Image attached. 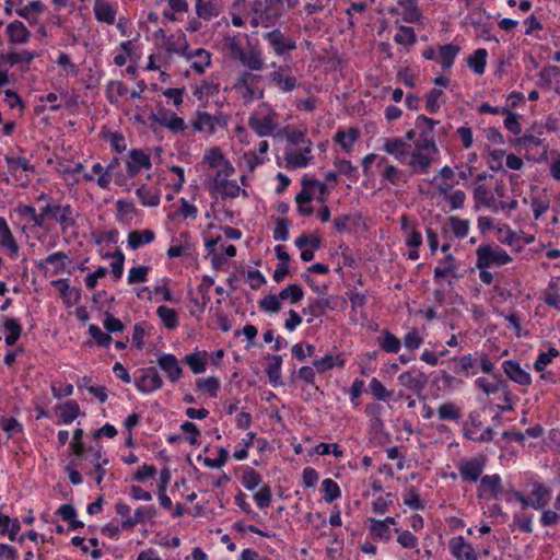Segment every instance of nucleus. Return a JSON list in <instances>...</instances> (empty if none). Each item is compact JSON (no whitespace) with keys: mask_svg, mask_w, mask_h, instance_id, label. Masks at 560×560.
Masks as SVG:
<instances>
[{"mask_svg":"<svg viewBox=\"0 0 560 560\" xmlns=\"http://www.w3.org/2000/svg\"><path fill=\"white\" fill-rule=\"evenodd\" d=\"M252 27H273L283 15V0H242Z\"/></svg>","mask_w":560,"mask_h":560,"instance_id":"obj_1","label":"nucleus"},{"mask_svg":"<svg viewBox=\"0 0 560 560\" xmlns=\"http://www.w3.org/2000/svg\"><path fill=\"white\" fill-rule=\"evenodd\" d=\"M439 120L419 115L416 119V127H418V138L415 141V148L439 154L435 142L434 127L439 125Z\"/></svg>","mask_w":560,"mask_h":560,"instance_id":"obj_2","label":"nucleus"},{"mask_svg":"<svg viewBox=\"0 0 560 560\" xmlns=\"http://www.w3.org/2000/svg\"><path fill=\"white\" fill-rule=\"evenodd\" d=\"M261 81L260 74L243 71L236 79L234 89L241 93L244 103L248 104L264 97V89L259 85Z\"/></svg>","mask_w":560,"mask_h":560,"instance_id":"obj_3","label":"nucleus"},{"mask_svg":"<svg viewBox=\"0 0 560 560\" xmlns=\"http://www.w3.org/2000/svg\"><path fill=\"white\" fill-rule=\"evenodd\" d=\"M478 269H487L491 266H503L512 261V257L500 246L481 244L476 249Z\"/></svg>","mask_w":560,"mask_h":560,"instance_id":"obj_4","label":"nucleus"},{"mask_svg":"<svg viewBox=\"0 0 560 560\" xmlns=\"http://www.w3.org/2000/svg\"><path fill=\"white\" fill-rule=\"evenodd\" d=\"M190 125L195 132H203L212 136L217 132L219 127H226L228 117L221 112L211 115L208 112L198 109L190 120Z\"/></svg>","mask_w":560,"mask_h":560,"instance_id":"obj_5","label":"nucleus"},{"mask_svg":"<svg viewBox=\"0 0 560 560\" xmlns=\"http://www.w3.org/2000/svg\"><path fill=\"white\" fill-rule=\"evenodd\" d=\"M261 37L267 43L270 51L278 57L289 55L296 49V42L285 35L279 27L262 33Z\"/></svg>","mask_w":560,"mask_h":560,"instance_id":"obj_6","label":"nucleus"},{"mask_svg":"<svg viewBox=\"0 0 560 560\" xmlns=\"http://www.w3.org/2000/svg\"><path fill=\"white\" fill-rule=\"evenodd\" d=\"M43 224L47 219H52L66 231L75 225L73 208L71 205H57L48 202L40 211Z\"/></svg>","mask_w":560,"mask_h":560,"instance_id":"obj_7","label":"nucleus"},{"mask_svg":"<svg viewBox=\"0 0 560 560\" xmlns=\"http://www.w3.org/2000/svg\"><path fill=\"white\" fill-rule=\"evenodd\" d=\"M485 455H477L470 458H464L457 464V469L464 481L476 482L481 479V475L487 465Z\"/></svg>","mask_w":560,"mask_h":560,"instance_id":"obj_8","label":"nucleus"},{"mask_svg":"<svg viewBox=\"0 0 560 560\" xmlns=\"http://www.w3.org/2000/svg\"><path fill=\"white\" fill-rule=\"evenodd\" d=\"M247 125L258 137L272 136L278 127L277 113L272 109L264 116L253 113L248 117Z\"/></svg>","mask_w":560,"mask_h":560,"instance_id":"obj_9","label":"nucleus"},{"mask_svg":"<svg viewBox=\"0 0 560 560\" xmlns=\"http://www.w3.org/2000/svg\"><path fill=\"white\" fill-rule=\"evenodd\" d=\"M140 375L135 378L136 388L143 393H153L163 386L162 377L155 368H147L139 370Z\"/></svg>","mask_w":560,"mask_h":560,"instance_id":"obj_10","label":"nucleus"},{"mask_svg":"<svg viewBox=\"0 0 560 560\" xmlns=\"http://www.w3.org/2000/svg\"><path fill=\"white\" fill-rule=\"evenodd\" d=\"M150 119L173 132H180L187 128V124L182 117L166 108H160L156 113H152Z\"/></svg>","mask_w":560,"mask_h":560,"instance_id":"obj_11","label":"nucleus"},{"mask_svg":"<svg viewBox=\"0 0 560 560\" xmlns=\"http://www.w3.org/2000/svg\"><path fill=\"white\" fill-rule=\"evenodd\" d=\"M435 155L432 152L415 148L411 150L405 164L411 168L412 173L428 174Z\"/></svg>","mask_w":560,"mask_h":560,"instance_id":"obj_12","label":"nucleus"},{"mask_svg":"<svg viewBox=\"0 0 560 560\" xmlns=\"http://www.w3.org/2000/svg\"><path fill=\"white\" fill-rule=\"evenodd\" d=\"M399 383L418 396L422 394L428 384V376L418 369H410L398 376Z\"/></svg>","mask_w":560,"mask_h":560,"instance_id":"obj_13","label":"nucleus"},{"mask_svg":"<svg viewBox=\"0 0 560 560\" xmlns=\"http://www.w3.org/2000/svg\"><path fill=\"white\" fill-rule=\"evenodd\" d=\"M382 150L400 164H405L411 152V145L402 138H385Z\"/></svg>","mask_w":560,"mask_h":560,"instance_id":"obj_14","label":"nucleus"},{"mask_svg":"<svg viewBox=\"0 0 560 560\" xmlns=\"http://www.w3.org/2000/svg\"><path fill=\"white\" fill-rule=\"evenodd\" d=\"M502 493V479L500 475H486L481 477L478 486L477 495L479 499H498Z\"/></svg>","mask_w":560,"mask_h":560,"instance_id":"obj_15","label":"nucleus"},{"mask_svg":"<svg viewBox=\"0 0 560 560\" xmlns=\"http://www.w3.org/2000/svg\"><path fill=\"white\" fill-rule=\"evenodd\" d=\"M466 23L475 28L478 37H481L485 40L493 39L499 42L495 36L491 35V24L489 23V16H487L485 12L480 10L471 11L466 16Z\"/></svg>","mask_w":560,"mask_h":560,"instance_id":"obj_16","label":"nucleus"},{"mask_svg":"<svg viewBox=\"0 0 560 560\" xmlns=\"http://www.w3.org/2000/svg\"><path fill=\"white\" fill-rule=\"evenodd\" d=\"M152 166L150 155L141 149H133L126 160L127 174L135 177L141 170H150Z\"/></svg>","mask_w":560,"mask_h":560,"instance_id":"obj_17","label":"nucleus"},{"mask_svg":"<svg viewBox=\"0 0 560 560\" xmlns=\"http://www.w3.org/2000/svg\"><path fill=\"white\" fill-rule=\"evenodd\" d=\"M448 549L456 560H478V553L463 536L451 538L448 541Z\"/></svg>","mask_w":560,"mask_h":560,"instance_id":"obj_18","label":"nucleus"},{"mask_svg":"<svg viewBox=\"0 0 560 560\" xmlns=\"http://www.w3.org/2000/svg\"><path fill=\"white\" fill-rule=\"evenodd\" d=\"M269 80L283 93L292 92L298 86V79L283 67L269 73Z\"/></svg>","mask_w":560,"mask_h":560,"instance_id":"obj_19","label":"nucleus"},{"mask_svg":"<svg viewBox=\"0 0 560 560\" xmlns=\"http://www.w3.org/2000/svg\"><path fill=\"white\" fill-rule=\"evenodd\" d=\"M502 368L508 377L522 386H528L532 383V376L522 369L521 364L514 360H506L502 363Z\"/></svg>","mask_w":560,"mask_h":560,"instance_id":"obj_20","label":"nucleus"},{"mask_svg":"<svg viewBox=\"0 0 560 560\" xmlns=\"http://www.w3.org/2000/svg\"><path fill=\"white\" fill-rule=\"evenodd\" d=\"M158 515V510L154 505L139 506L136 509L131 517H127L121 522V528L127 530L133 528L136 525L151 521Z\"/></svg>","mask_w":560,"mask_h":560,"instance_id":"obj_21","label":"nucleus"},{"mask_svg":"<svg viewBox=\"0 0 560 560\" xmlns=\"http://www.w3.org/2000/svg\"><path fill=\"white\" fill-rule=\"evenodd\" d=\"M158 364L161 370L167 374V377L172 383H176L182 377L183 369L174 354H162L158 359Z\"/></svg>","mask_w":560,"mask_h":560,"instance_id":"obj_22","label":"nucleus"},{"mask_svg":"<svg viewBox=\"0 0 560 560\" xmlns=\"http://www.w3.org/2000/svg\"><path fill=\"white\" fill-rule=\"evenodd\" d=\"M268 363L265 368L266 375L268 376L269 383L273 387L282 386L283 382L281 380V366H282V357L278 354H268L267 355Z\"/></svg>","mask_w":560,"mask_h":560,"instance_id":"obj_23","label":"nucleus"},{"mask_svg":"<svg viewBox=\"0 0 560 560\" xmlns=\"http://www.w3.org/2000/svg\"><path fill=\"white\" fill-rule=\"evenodd\" d=\"M93 12L98 22L110 25L115 22L117 10L106 0H95Z\"/></svg>","mask_w":560,"mask_h":560,"instance_id":"obj_24","label":"nucleus"},{"mask_svg":"<svg viewBox=\"0 0 560 560\" xmlns=\"http://www.w3.org/2000/svg\"><path fill=\"white\" fill-rule=\"evenodd\" d=\"M186 59L191 61V69L201 74L211 63V54L203 48H197L190 50Z\"/></svg>","mask_w":560,"mask_h":560,"instance_id":"obj_25","label":"nucleus"},{"mask_svg":"<svg viewBox=\"0 0 560 560\" xmlns=\"http://www.w3.org/2000/svg\"><path fill=\"white\" fill-rule=\"evenodd\" d=\"M119 164L120 161L118 158L112 159L107 166H105L104 173L96 178V184L102 189H107L109 187L113 177H115V182L117 185L122 184V175L116 174V168L119 166Z\"/></svg>","mask_w":560,"mask_h":560,"instance_id":"obj_26","label":"nucleus"},{"mask_svg":"<svg viewBox=\"0 0 560 560\" xmlns=\"http://www.w3.org/2000/svg\"><path fill=\"white\" fill-rule=\"evenodd\" d=\"M381 182L393 186H400L408 182V175L397 166L386 164L381 173Z\"/></svg>","mask_w":560,"mask_h":560,"instance_id":"obj_27","label":"nucleus"},{"mask_svg":"<svg viewBox=\"0 0 560 560\" xmlns=\"http://www.w3.org/2000/svg\"><path fill=\"white\" fill-rule=\"evenodd\" d=\"M459 51L460 47L452 43L439 45V57L436 58V61L444 70L451 69Z\"/></svg>","mask_w":560,"mask_h":560,"instance_id":"obj_28","label":"nucleus"},{"mask_svg":"<svg viewBox=\"0 0 560 560\" xmlns=\"http://www.w3.org/2000/svg\"><path fill=\"white\" fill-rule=\"evenodd\" d=\"M7 34L13 44H24L28 40L31 33L23 22L15 20L7 25Z\"/></svg>","mask_w":560,"mask_h":560,"instance_id":"obj_29","label":"nucleus"},{"mask_svg":"<svg viewBox=\"0 0 560 560\" xmlns=\"http://www.w3.org/2000/svg\"><path fill=\"white\" fill-rule=\"evenodd\" d=\"M0 245L4 247L11 256H16L19 253V245L5 221L0 217Z\"/></svg>","mask_w":560,"mask_h":560,"instance_id":"obj_30","label":"nucleus"},{"mask_svg":"<svg viewBox=\"0 0 560 560\" xmlns=\"http://www.w3.org/2000/svg\"><path fill=\"white\" fill-rule=\"evenodd\" d=\"M68 260V255L65 252H55L48 255L46 258L36 262L38 269L44 270L48 265H54L55 270L54 275H57L66 269V261Z\"/></svg>","mask_w":560,"mask_h":560,"instance_id":"obj_31","label":"nucleus"},{"mask_svg":"<svg viewBox=\"0 0 560 560\" xmlns=\"http://www.w3.org/2000/svg\"><path fill=\"white\" fill-rule=\"evenodd\" d=\"M475 385L481 389L485 394L491 395L501 392L508 387V382L502 378L501 374L495 375L493 381H489L486 377H478L475 381Z\"/></svg>","mask_w":560,"mask_h":560,"instance_id":"obj_32","label":"nucleus"},{"mask_svg":"<svg viewBox=\"0 0 560 560\" xmlns=\"http://www.w3.org/2000/svg\"><path fill=\"white\" fill-rule=\"evenodd\" d=\"M207 351H194L184 357V362L190 368L194 374H201L207 368Z\"/></svg>","mask_w":560,"mask_h":560,"instance_id":"obj_33","label":"nucleus"},{"mask_svg":"<svg viewBox=\"0 0 560 560\" xmlns=\"http://www.w3.org/2000/svg\"><path fill=\"white\" fill-rule=\"evenodd\" d=\"M36 57H38L36 51L22 50L20 52L11 51L8 54H2L0 59L2 62L13 67L18 63L30 65Z\"/></svg>","mask_w":560,"mask_h":560,"instance_id":"obj_34","label":"nucleus"},{"mask_svg":"<svg viewBox=\"0 0 560 560\" xmlns=\"http://www.w3.org/2000/svg\"><path fill=\"white\" fill-rule=\"evenodd\" d=\"M2 328L5 332L4 342L7 346H13L20 339L22 334V325L16 318H5Z\"/></svg>","mask_w":560,"mask_h":560,"instance_id":"obj_35","label":"nucleus"},{"mask_svg":"<svg viewBox=\"0 0 560 560\" xmlns=\"http://www.w3.org/2000/svg\"><path fill=\"white\" fill-rule=\"evenodd\" d=\"M154 238L155 233L150 229L132 231L128 234V246L131 249H138L143 245L152 243Z\"/></svg>","mask_w":560,"mask_h":560,"instance_id":"obj_36","label":"nucleus"},{"mask_svg":"<svg viewBox=\"0 0 560 560\" xmlns=\"http://www.w3.org/2000/svg\"><path fill=\"white\" fill-rule=\"evenodd\" d=\"M532 508L535 510H540L545 508L551 497V489L544 483H535L532 490Z\"/></svg>","mask_w":560,"mask_h":560,"instance_id":"obj_37","label":"nucleus"},{"mask_svg":"<svg viewBox=\"0 0 560 560\" xmlns=\"http://www.w3.org/2000/svg\"><path fill=\"white\" fill-rule=\"evenodd\" d=\"M345 363L346 361L341 358V355H332L328 353L320 359H315L313 361V366L317 373H325L336 366L343 368Z\"/></svg>","mask_w":560,"mask_h":560,"instance_id":"obj_38","label":"nucleus"},{"mask_svg":"<svg viewBox=\"0 0 560 560\" xmlns=\"http://www.w3.org/2000/svg\"><path fill=\"white\" fill-rule=\"evenodd\" d=\"M359 138V131L355 128H350L348 132L339 129L335 135V142L338 143L346 153H350L353 149L355 141Z\"/></svg>","mask_w":560,"mask_h":560,"instance_id":"obj_39","label":"nucleus"},{"mask_svg":"<svg viewBox=\"0 0 560 560\" xmlns=\"http://www.w3.org/2000/svg\"><path fill=\"white\" fill-rule=\"evenodd\" d=\"M329 307V302L326 299H311L310 304L302 310V314L311 315L307 318V323L312 324L314 317H322L326 314V310Z\"/></svg>","mask_w":560,"mask_h":560,"instance_id":"obj_40","label":"nucleus"},{"mask_svg":"<svg viewBox=\"0 0 560 560\" xmlns=\"http://www.w3.org/2000/svg\"><path fill=\"white\" fill-rule=\"evenodd\" d=\"M238 61L252 71H259L264 68L261 51L257 48L244 51Z\"/></svg>","mask_w":560,"mask_h":560,"instance_id":"obj_41","label":"nucleus"},{"mask_svg":"<svg viewBox=\"0 0 560 560\" xmlns=\"http://www.w3.org/2000/svg\"><path fill=\"white\" fill-rule=\"evenodd\" d=\"M21 529L19 518H11L10 516L0 512V535H7L10 540H15Z\"/></svg>","mask_w":560,"mask_h":560,"instance_id":"obj_42","label":"nucleus"},{"mask_svg":"<svg viewBox=\"0 0 560 560\" xmlns=\"http://www.w3.org/2000/svg\"><path fill=\"white\" fill-rule=\"evenodd\" d=\"M165 48L168 52H174L185 58H187V55L190 52L189 44L184 34L177 37L171 36L166 38Z\"/></svg>","mask_w":560,"mask_h":560,"instance_id":"obj_43","label":"nucleus"},{"mask_svg":"<svg viewBox=\"0 0 560 560\" xmlns=\"http://www.w3.org/2000/svg\"><path fill=\"white\" fill-rule=\"evenodd\" d=\"M58 408L60 409L58 423L69 424L80 415V406L75 400H67Z\"/></svg>","mask_w":560,"mask_h":560,"instance_id":"obj_44","label":"nucleus"},{"mask_svg":"<svg viewBox=\"0 0 560 560\" xmlns=\"http://www.w3.org/2000/svg\"><path fill=\"white\" fill-rule=\"evenodd\" d=\"M425 110L430 114H434L440 110L441 105L446 102L444 92L440 89H431L424 96Z\"/></svg>","mask_w":560,"mask_h":560,"instance_id":"obj_45","label":"nucleus"},{"mask_svg":"<svg viewBox=\"0 0 560 560\" xmlns=\"http://www.w3.org/2000/svg\"><path fill=\"white\" fill-rule=\"evenodd\" d=\"M334 166L339 175L346 176L350 182L355 183L359 179L358 167L354 166L351 161L336 158L334 160Z\"/></svg>","mask_w":560,"mask_h":560,"instance_id":"obj_46","label":"nucleus"},{"mask_svg":"<svg viewBox=\"0 0 560 560\" xmlns=\"http://www.w3.org/2000/svg\"><path fill=\"white\" fill-rule=\"evenodd\" d=\"M377 339L380 347L387 353H397L401 348V341L388 329L382 330Z\"/></svg>","mask_w":560,"mask_h":560,"instance_id":"obj_47","label":"nucleus"},{"mask_svg":"<svg viewBox=\"0 0 560 560\" xmlns=\"http://www.w3.org/2000/svg\"><path fill=\"white\" fill-rule=\"evenodd\" d=\"M136 195L144 207H156L160 205V194L156 189L141 185L137 188Z\"/></svg>","mask_w":560,"mask_h":560,"instance_id":"obj_48","label":"nucleus"},{"mask_svg":"<svg viewBox=\"0 0 560 560\" xmlns=\"http://www.w3.org/2000/svg\"><path fill=\"white\" fill-rule=\"evenodd\" d=\"M370 533L374 539L389 541L393 538V530L385 525V522L380 520L370 518Z\"/></svg>","mask_w":560,"mask_h":560,"instance_id":"obj_49","label":"nucleus"},{"mask_svg":"<svg viewBox=\"0 0 560 560\" xmlns=\"http://www.w3.org/2000/svg\"><path fill=\"white\" fill-rule=\"evenodd\" d=\"M488 51L485 48L477 49L467 58V65L476 74H483L487 65Z\"/></svg>","mask_w":560,"mask_h":560,"instance_id":"obj_50","label":"nucleus"},{"mask_svg":"<svg viewBox=\"0 0 560 560\" xmlns=\"http://www.w3.org/2000/svg\"><path fill=\"white\" fill-rule=\"evenodd\" d=\"M438 416L440 420L457 422L462 417V411L454 402L448 401L439 406Z\"/></svg>","mask_w":560,"mask_h":560,"instance_id":"obj_51","label":"nucleus"},{"mask_svg":"<svg viewBox=\"0 0 560 560\" xmlns=\"http://www.w3.org/2000/svg\"><path fill=\"white\" fill-rule=\"evenodd\" d=\"M156 315L167 329H175L178 326V314L174 308L159 306Z\"/></svg>","mask_w":560,"mask_h":560,"instance_id":"obj_52","label":"nucleus"},{"mask_svg":"<svg viewBox=\"0 0 560 560\" xmlns=\"http://www.w3.org/2000/svg\"><path fill=\"white\" fill-rule=\"evenodd\" d=\"M215 192L219 194L222 199L236 198L238 195L248 197L247 191L242 189L236 180H228L226 183H223V186Z\"/></svg>","mask_w":560,"mask_h":560,"instance_id":"obj_53","label":"nucleus"},{"mask_svg":"<svg viewBox=\"0 0 560 560\" xmlns=\"http://www.w3.org/2000/svg\"><path fill=\"white\" fill-rule=\"evenodd\" d=\"M196 14L199 19L210 20L218 15L213 0H196Z\"/></svg>","mask_w":560,"mask_h":560,"instance_id":"obj_54","label":"nucleus"},{"mask_svg":"<svg viewBox=\"0 0 560 560\" xmlns=\"http://www.w3.org/2000/svg\"><path fill=\"white\" fill-rule=\"evenodd\" d=\"M280 300H290L292 304L300 302L304 296V291L296 283L288 284L279 292Z\"/></svg>","mask_w":560,"mask_h":560,"instance_id":"obj_55","label":"nucleus"},{"mask_svg":"<svg viewBox=\"0 0 560 560\" xmlns=\"http://www.w3.org/2000/svg\"><path fill=\"white\" fill-rule=\"evenodd\" d=\"M322 488L324 492V500L327 503H331L341 497L339 485L330 478L323 480Z\"/></svg>","mask_w":560,"mask_h":560,"instance_id":"obj_56","label":"nucleus"},{"mask_svg":"<svg viewBox=\"0 0 560 560\" xmlns=\"http://www.w3.org/2000/svg\"><path fill=\"white\" fill-rule=\"evenodd\" d=\"M261 480L260 474L250 467H247L241 477V483L249 491L256 489L261 483Z\"/></svg>","mask_w":560,"mask_h":560,"instance_id":"obj_57","label":"nucleus"},{"mask_svg":"<svg viewBox=\"0 0 560 560\" xmlns=\"http://www.w3.org/2000/svg\"><path fill=\"white\" fill-rule=\"evenodd\" d=\"M474 200L476 205H482L487 208L494 205V197L489 188L481 184L474 189Z\"/></svg>","mask_w":560,"mask_h":560,"instance_id":"obj_58","label":"nucleus"},{"mask_svg":"<svg viewBox=\"0 0 560 560\" xmlns=\"http://www.w3.org/2000/svg\"><path fill=\"white\" fill-rule=\"evenodd\" d=\"M394 40L399 45H412L417 40L415 30L410 26L400 25L394 36Z\"/></svg>","mask_w":560,"mask_h":560,"instance_id":"obj_59","label":"nucleus"},{"mask_svg":"<svg viewBox=\"0 0 560 560\" xmlns=\"http://www.w3.org/2000/svg\"><path fill=\"white\" fill-rule=\"evenodd\" d=\"M448 223H450L453 234L457 238H464L468 235V232H469V221L468 220H464L458 217H450Z\"/></svg>","mask_w":560,"mask_h":560,"instance_id":"obj_60","label":"nucleus"},{"mask_svg":"<svg viewBox=\"0 0 560 560\" xmlns=\"http://www.w3.org/2000/svg\"><path fill=\"white\" fill-rule=\"evenodd\" d=\"M313 156L304 155L302 151H292L285 154L287 163L293 168L305 167L310 164Z\"/></svg>","mask_w":560,"mask_h":560,"instance_id":"obj_61","label":"nucleus"},{"mask_svg":"<svg viewBox=\"0 0 560 560\" xmlns=\"http://www.w3.org/2000/svg\"><path fill=\"white\" fill-rule=\"evenodd\" d=\"M5 162L10 172H16L22 168L25 172H34L35 167L27 159L23 156H5Z\"/></svg>","mask_w":560,"mask_h":560,"instance_id":"obj_62","label":"nucleus"},{"mask_svg":"<svg viewBox=\"0 0 560 560\" xmlns=\"http://www.w3.org/2000/svg\"><path fill=\"white\" fill-rule=\"evenodd\" d=\"M394 532L397 534V542L406 549H413L418 546V538L409 530H401L396 527Z\"/></svg>","mask_w":560,"mask_h":560,"instance_id":"obj_63","label":"nucleus"},{"mask_svg":"<svg viewBox=\"0 0 560 560\" xmlns=\"http://www.w3.org/2000/svg\"><path fill=\"white\" fill-rule=\"evenodd\" d=\"M89 334L100 347L107 348L112 343L110 335L104 332L97 325L91 324L89 326Z\"/></svg>","mask_w":560,"mask_h":560,"instance_id":"obj_64","label":"nucleus"}]
</instances>
